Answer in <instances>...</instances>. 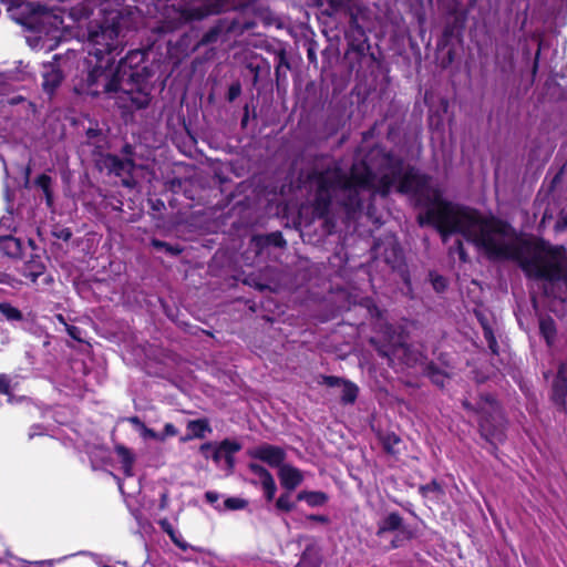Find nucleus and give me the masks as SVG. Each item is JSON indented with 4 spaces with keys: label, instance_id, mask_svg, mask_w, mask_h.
Listing matches in <instances>:
<instances>
[{
    "label": "nucleus",
    "instance_id": "29",
    "mask_svg": "<svg viewBox=\"0 0 567 567\" xmlns=\"http://www.w3.org/2000/svg\"><path fill=\"white\" fill-rule=\"evenodd\" d=\"M483 336L487 342L491 353L493 355H498L499 347L493 327H485V330H483Z\"/></svg>",
    "mask_w": 567,
    "mask_h": 567
},
{
    "label": "nucleus",
    "instance_id": "18",
    "mask_svg": "<svg viewBox=\"0 0 567 567\" xmlns=\"http://www.w3.org/2000/svg\"><path fill=\"white\" fill-rule=\"evenodd\" d=\"M63 79L62 72L53 65L44 66L43 71V90L51 94L61 84Z\"/></svg>",
    "mask_w": 567,
    "mask_h": 567
},
{
    "label": "nucleus",
    "instance_id": "43",
    "mask_svg": "<svg viewBox=\"0 0 567 567\" xmlns=\"http://www.w3.org/2000/svg\"><path fill=\"white\" fill-rule=\"evenodd\" d=\"M343 382H344V380L339 377H333V375L322 377V383L330 388L340 386V385H342Z\"/></svg>",
    "mask_w": 567,
    "mask_h": 567
},
{
    "label": "nucleus",
    "instance_id": "47",
    "mask_svg": "<svg viewBox=\"0 0 567 567\" xmlns=\"http://www.w3.org/2000/svg\"><path fill=\"white\" fill-rule=\"evenodd\" d=\"M177 434V429L172 423H166L164 426V433L161 434L162 436H175Z\"/></svg>",
    "mask_w": 567,
    "mask_h": 567
},
{
    "label": "nucleus",
    "instance_id": "58",
    "mask_svg": "<svg viewBox=\"0 0 567 567\" xmlns=\"http://www.w3.org/2000/svg\"><path fill=\"white\" fill-rule=\"evenodd\" d=\"M123 185H125L126 187H132L133 183L130 178H123Z\"/></svg>",
    "mask_w": 567,
    "mask_h": 567
},
{
    "label": "nucleus",
    "instance_id": "9",
    "mask_svg": "<svg viewBox=\"0 0 567 567\" xmlns=\"http://www.w3.org/2000/svg\"><path fill=\"white\" fill-rule=\"evenodd\" d=\"M378 352L381 357L388 359L390 365H394L396 359L408 367H413L422 360V354L413 351L410 346L405 344L401 336H398L396 340L392 341L389 346L380 347Z\"/></svg>",
    "mask_w": 567,
    "mask_h": 567
},
{
    "label": "nucleus",
    "instance_id": "63",
    "mask_svg": "<svg viewBox=\"0 0 567 567\" xmlns=\"http://www.w3.org/2000/svg\"><path fill=\"white\" fill-rule=\"evenodd\" d=\"M308 55H309V59H311V58H313L315 54L312 53V51H309Z\"/></svg>",
    "mask_w": 567,
    "mask_h": 567
},
{
    "label": "nucleus",
    "instance_id": "19",
    "mask_svg": "<svg viewBox=\"0 0 567 567\" xmlns=\"http://www.w3.org/2000/svg\"><path fill=\"white\" fill-rule=\"evenodd\" d=\"M0 250L12 258H17L21 255L22 251V243L20 239L8 235L0 237Z\"/></svg>",
    "mask_w": 567,
    "mask_h": 567
},
{
    "label": "nucleus",
    "instance_id": "24",
    "mask_svg": "<svg viewBox=\"0 0 567 567\" xmlns=\"http://www.w3.org/2000/svg\"><path fill=\"white\" fill-rule=\"evenodd\" d=\"M254 243L256 244L257 247H282L286 244V240L284 239L280 233L276 231L266 236H256L254 237Z\"/></svg>",
    "mask_w": 567,
    "mask_h": 567
},
{
    "label": "nucleus",
    "instance_id": "60",
    "mask_svg": "<svg viewBox=\"0 0 567 567\" xmlns=\"http://www.w3.org/2000/svg\"><path fill=\"white\" fill-rule=\"evenodd\" d=\"M466 16H467V11L465 9H463V16H462L463 24L465 23Z\"/></svg>",
    "mask_w": 567,
    "mask_h": 567
},
{
    "label": "nucleus",
    "instance_id": "12",
    "mask_svg": "<svg viewBox=\"0 0 567 567\" xmlns=\"http://www.w3.org/2000/svg\"><path fill=\"white\" fill-rule=\"evenodd\" d=\"M567 399V365L560 363L551 383V402L560 410H566Z\"/></svg>",
    "mask_w": 567,
    "mask_h": 567
},
{
    "label": "nucleus",
    "instance_id": "4",
    "mask_svg": "<svg viewBox=\"0 0 567 567\" xmlns=\"http://www.w3.org/2000/svg\"><path fill=\"white\" fill-rule=\"evenodd\" d=\"M146 56L143 50H131L121 59L115 71L111 66L100 65L86 73V78L75 85L78 93L99 95L115 94L121 107L141 110L148 105L150 93L141 86L140 65Z\"/></svg>",
    "mask_w": 567,
    "mask_h": 567
},
{
    "label": "nucleus",
    "instance_id": "45",
    "mask_svg": "<svg viewBox=\"0 0 567 567\" xmlns=\"http://www.w3.org/2000/svg\"><path fill=\"white\" fill-rule=\"evenodd\" d=\"M539 59H540V45L538 47V49H537V51L535 53L533 65H532V78H533V80L535 79V76H536V74L538 72Z\"/></svg>",
    "mask_w": 567,
    "mask_h": 567
},
{
    "label": "nucleus",
    "instance_id": "3",
    "mask_svg": "<svg viewBox=\"0 0 567 567\" xmlns=\"http://www.w3.org/2000/svg\"><path fill=\"white\" fill-rule=\"evenodd\" d=\"M126 0H81L69 8V16L79 22L93 17L87 27V72L100 65L112 66L123 47V29L127 27L122 4Z\"/></svg>",
    "mask_w": 567,
    "mask_h": 567
},
{
    "label": "nucleus",
    "instance_id": "10",
    "mask_svg": "<svg viewBox=\"0 0 567 567\" xmlns=\"http://www.w3.org/2000/svg\"><path fill=\"white\" fill-rule=\"evenodd\" d=\"M239 23L235 20L221 19L210 28L193 48V51L204 45L224 43L228 40V34L238 30Z\"/></svg>",
    "mask_w": 567,
    "mask_h": 567
},
{
    "label": "nucleus",
    "instance_id": "56",
    "mask_svg": "<svg viewBox=\"0 0 567 567\" xmlns=\"http://www.w3.org/2000/svg\"><path fill=\"white\" fill-rule=\"evenodd\" d=\"M44 196H45V200H47V204L48 206H51L52 203H53V197H52V192L51 189L50 190H47V192H43Z\"/></svg>",
    "mask_w": 567,
    "mask_h": 567
},
{
    "label": "nucleus",
    "instance_id": "36",
    "mask_svg": "<svg viewBox=\"0 0 567 567\" xmlns=\"http://www.w3.org/2000/svg\"><path fill=\"white\" fill-rule=\"evenodd\" d=\"M554 230L557 234L564 233L567 230V210L561 209L558 214V218L555 223Z\"/></svg>",
    "mask_w": 567,
    "mask_h": 567
},
{
    "label": "nucleus",
    "instance_id": "37",
    "mask_svg": "<svg viewBox=\"0 0 567 567\" xmlns=\"http://www.w3.org/2000/svg\"><path fill=\"white\" fill-rule=\"evenodd\" d=\"M262 489H264V494L267 498L268 502L272 501L274 497H275V494H276V491H277V486H276V483H275V480L271 478L267 482H264L262 484H260Z\"/></svg>",
    "mask_w": 567,
    "mask_h": 567
},
{
    "label": "nucleus",
    "instance_id": "27",
    "mask_svg": "<svg viewBox=\"0 0 567 567\" xmlns=\"http://www.w3.org/2000/svg\"><path fill=\"white\" fill-rule=\"evenodd\" d=\"M0 313L9 321H21L23 318L21 311L9 302L0 303Z\"/></svg>",
    "mask_w": 567,
    "mask_h": 567
},
{
    "label": "nucleus",
    "instance_id": "53",
    "mask_svg": "<svg viewBox=\"0 0 567 567\" xmlns=\"http://www.w3.org/2000/svg\"><path fill=\"white\" fill-rule=\"evenodd\" d=\"M308 519L319 522L322 524L328 523V517H326L323 515H310V516H308Z\"/></svg>",
    "mask_w": 567,
    "mask_h": 567
},
{
    "label": "nucleus",
    "instance_id": "15",
    "mask_svg": "<svg viewBox=\"0 0 567 567\" xmlns=\"http://www.w3.org/2000/svg\"><path fill=\"white\" fill-rule=\"evenodd\" d=\"M278 477L281 486L288 492L296 489L303 481L302 472L290 464H284L279 467Z\"/></svg>",
    "mask_w": 567,
    "mask_h": 567
},
{
    "label": "nucleus",
    "instance_id": "7",
    "mask_svg": "<svg viewBox=\"0 0 567 567\" xmlns=\"http://www.w3.org/2000/svg\"><path fill=\"white\" fill-rule=\"evenodd\" d=\"M386 534L394 535L386 549L399 548L414 536L413 530L398 512H390L378 520L375 535L383 539Z\"/></svg>",
    "mask_w": 567,
    "mask_h": 567
},
{
    "label": "nucleus",
    "instance_id": "11",
    "mask_svg": "<svg viewBox=\"0 0 567 567\" xmlns=\"http://www.w3.org/2000/svg\"><path fill=\"white\" fill-rule=\"evenodd\" d=\"M252 458L267 463L271 467H280L286 460V452L282 447L264 443L249 451Z\"/></svg>",
    "mask_w": 567,
    "mask_h": 567
},
{
    "label": "nucleus",
    "instance_id": "39",
    "mask_svg": "<svg viewBox=\"0 0 567 567\" xmlns=\"http://www.w3.org/2000/svg\"><path fill=\"white\" fill-rule=\"evenodd\" d=\"M205 499L212 504L216 509L223 511V504L219 503V494L213 491L205 493Z\"/></svg>",
    "mask_w": 567,
    "mask_h": 567
},
{
    "label": "nucleus",
    "instance_id": "25",
    "mask_svg": "<svg viewBox=\"0 0 567 567\" xmlns=\"http://www.w3.org/2000/svg\"><path fill=\"white\" fill-rule=\"evenodd\" d=\"M341 401L343 404H352L357 400L359 388L350 381L344 380L342 383Z\"/></svg>",
    "mask_w": 567,
    "mask_h": 567
},
{
    "label": "nucleus",
    "instance_id": "64",
    "mask_svg": "<svg viewBox=\"0 0 567 567\" xmlns=\"http://www.w3.org/2000/svg\"><path fill=\"white\" fill-rule=\"evenodd\" d=\"M246 121H247V116H245V117L243 118V125H245Z\"/></svg>",
    "mask_w": 567,
    "mask_h": 567
},
{
    "label": "nucleus",
    "instance_id": "28",
    "mask_svg": "<svg viewBox=\"0 0 567 567\" xmlns=\"http://www.w3.org/2000/svg\"><path fill=\"white\" fill-rule=\"evenodd\" d=\"M45 266L41 261H31L25 266L24 276L30 278L33 282L44 272Z\"/></svg>",
    "mask_w": 567,
    "mask_h": 567
},
{
    "label": "nucleus",
    "instance_id": "52",
    "mask_svg": "<svg viewBox=\"0 0 567 567\" xmlns=\"http://www.w3.org/2000/svg\"><path fill=\"white\" fill-rule=\"evenodd\" d=\"M152 246L157 249V250H165L166 246H167V243L165 241H162V240H158V239H153L152 240Z\"/></svg>",
    "mask_w": 567,
    "mask_h": 567
},
{
    "label": "nucleus",
    "instance_id": "23",
    "mask_svg": "<svg viewBox=\"0 0 567 567\" xmlns=\"http://www.w3.org/2000/svg\"><path fill=\"white\" fill-rule=\"evenodd\" d=\"M297 498L306 502L311 507L321 506L328 501V496L323 492L302 491L297 495Z\"/></svg>",
    "mask_w": 567,
    "mask_h": 567
},
{
    "label": "nucleus",
    "instance_id": "61",
    "mask_svg": "<svg viewBox=\"0 0 567 567\" xmlns=\"http://www.w3.org/2000/svg\"><path fill=\"white\" fill-rule=\"evenodd\" d=\"M118 488L122 493H124L123 483L118 482Z\"/></svg>",
    "mask_w": 567,
    "mask_h": 567
},
{
    "label": "nucleus",
    "instance_id": "55",
    "mask_svg": "<svg viewBox=\"0 0 567 567\" xmlns=\"http://www.w3.org/2000/svg\"><path fill=\"white\" fill-rule=\"evenodd\" d=\"M71 231L69 229H63L61 230L60 235H59V238H62L64 240H69L70 237H71Z\"/></svg>",
    "mask_w": 567,
    "mask_h": 567
},
{
    "label": "nucleus",
    "instance_id": "8",
    "mask_svg": "<svg viewBox=\"0 0 567 567\" xmlns=\"http://www.w3.org/2000/svg\"><path fill=\"white\" fill-rule=\"evenodd\" d=\"M241 450L240 443L231 440H224L219 444L204 443L200 446V453L205 457L212 456L213 461L219 465L221 462L225 463L228 470H233L235 465L234 454Z\"/></svg>",
    "mask_w": 567,
    "mask_h": 567
},
{
    "label": "nucleus",
    "instance_id": "16",
    "mask_svg": "<svg viewBox=\"0 0 567 567\" xmlns=\"http://www.w3.org/2000/svg\"><path fill=\"white\" fill-rule=\"evenodd\" d=\"M105 166L111 173L117 176L131 175L134 169V163L130 158H121L117 155H109L104 159Z\"/></svg>",
    "mask_w": 567,
    "mask_h": 567
},
{
    "label": "nucleus",
    "instance_id": "22",
    "mask_svg": "<svg viewBox=\"0 0 567 567\" xmlns=\"http://www.w3.org/2000/svg\"><path fill=\"white\" fill-rule=\"evenodd\" d=\"M539 333L546 341L547 346H551L554 343L557 329L555 320L551 317L542 318L539 320Z\"/></svg>",
    "mask_w": 567,
    "mask_h": 567
},
{
    "label": "nucleus",
    "instance_id": "49",
    "mask_svg": "<svg viewBox=\"0 0 567 567\" xmlns=\"http://www.w3.org/2000/svg\"><path fill=\"white\" fill-rule=\"evenodd\" d=\"M144 436L148 437V439H153V440H159V441L164 440V436H162L161 434L156 433L152 429H144Z\"/></svg>",
    "mask_w": 567,
    "mask_h": 567
},
{
    "label": "nucleus",
    "instance_id": "40",
    "mask_svg": "<svg viewBox=\"0 0 567 567\" xmlns=\"http://www.w3.org/2000/svg\"><path fill=\"white\" fill-rule=\"evenodd\" d=\"M51 183H52V179L47 174H41L35 179L37 186H39L43 192H47V190L51 189Z\"/></svg>",
    "mask_w": 567,
    "mask_h": 567
},
{
    "label": "nucleus",
    "instance_id": "54",
    "mask_svg": "<svg viewBox=\"0 0 567 567\" xmlns=\"http://www.w3.org/2000/svg\"><path fill=\"white\" fill-rule=\"evenodd\" d=\"M437 488H439V486H437L435 483H433V484H431V485L423 486V487H422V491H423L424 493H427V492H434V491H437Z\"/></svg>",
    "mask_w": 567,
    "mask_h": 567
},
{
    "label": "nucleus",
    "instance_id": "62",
    "mask_svg": "<svg viewBox=\"0 0 567 567\" xmlns=\"http://www.w3.org/2000/svg\"><path fill=\"white\" fill-rule=\"evenodd\" d=\"M462 258H463V262H465L466 261V252L464 250H463Z\"/></svg>",
    "mask_w": 567,
    "mask_h": 567
},
{
    "label": "nucleus",
    "instance_id": "20",
    "mask_svg": "<svg viewBox=\"0 0 567 567\" xmlns=\"http://www.w3.org/2000/svg\"><path fill=\"white\" fill-rule=\"evenodd\" d=\"M115 452L120 460L121 467L123 470L124 475L127 478L133 477L134 476L133 464H134L135 458H134V455L132 454V452L123 445H117L115 447Z\"/></svg>",
    "mask_w": 567,
    "mask_h": 567
},
{
    "label": "nucleus",
    "instance_id": "48",
    "mask_svg": "<svg viewBox=\"0 0 567 567\" xmlns=\"http://www.w3.org/2000/svg\"><path fill=\"white\" fill-rule=\"evenodd\" d=\"M553 217H554V216H553V212H551L550 209L546 208V209L544 210V213H543V217H542V219H540V221H539V228L545 227V224H546L547 221H549L550 219H553Z\"/></svg>",
    "mask_w": 567,
    "mask_h": 567
},
{
    "label": "nucleus",
    "instance_id": "38",
    "mask_svg": "<svg viewBox=\"0 0 567 567\" xmlns=\"http://www.w3.org/2000/svg\"><path fill=\"white\" fill-rule=\"evenodd\" d=\"M432 286L435 291L442 292L446 288V279L443 276L431 274Z\"/></svg>",
    "mask_w": 567,
    "mask_h": 567
},
{
    "label": "nucleus",
    "instance_id": "35",
    "mask_svg": "<svg viewBox=\"0 0 567 567\" xmlns=\"http://www.w3.org/2000/svg\"><path fill=\"white\" fill-rule=\"evenodd\" d=\"M295 504L290 498L289 493L281 494L279 498L276 502V507L280 511H291L293 508Z\"/></svg>",
    "mask_w": 567,
    "mask_h": 567
},
{
    "label": "nucleus",
    "instance_id": "5",
    "mask_svg": "<svg viewBox=\"0 0 567 567\" xmlns=\"http://www.w3.org/2000/svg\"><path fill=\"white\" fill-rule=\"evenodd\" d=\"M231 7L230 0H198L187 2L186 0H158L156 8L162 10L159 33L173 32L182 25L200 21L210 14H217Z\"/></svg>",
    "mask_w": 567,
    "mask_h": 567
},
{
    "label": "nucleus",
    "instance_id": "6",
    "mask_svg": "<svg viewBox=\"0 0 567 567\" xmlns=\"http://www.w3.org/2000/svg\"><path fill=\"white\" fill-rule=\"evenodd\" d=\"M463 408L475 413L481 436L493 447L506 439V417L495 394L481 392L474 402L463 400Z\"/></svg>",
    "mask_w": 567,
    "mask_h": 567
},
{
    "label": "nucleus",
    "instance_id": "31",
    "mask_svg": "<svg viewBox=\"0 0 567 567\" xmlns=\"http://www.w3.org/2000/svg\"><path fill=\"white\" fill-rule=\"evenodd\" d=\"M55 318L61 324L64 326L65 331L72 339L76 341H82V330L79 327L69 324L62 315H58Z\"/></svg>",
    "mask_w": 567,
    "mask_h": 567
},
{
    "label": "nucleus",
    "instance_id": "42",
    "mask_svg": "<svg viewBox=\"0 0 567 567\" xmlns=\"http://www.w3.org/2000/svg\"><path fill=\"white\" fill-rule=\"evenodd\" d=\"M11 379L7 374H0V394L10 395Z\"/></svg>",
    "mask_w": 567,
    "mask_h": 567
},
{
    "label": "nucleus",
    "instance_id": "17",
    "mask_svg": "<svg viewBox=\"0 0 567 567\" xmlns=\"http://www.w3.org/2000/svg\"><path fill=\"white\" fill-rule=\"evenodd\" d=\"M207 433H212V427L207 419L190 420L187 422V434L182 441L186 442L194 439H204Z\"/></svg>",
    "mask_w": 567,
    "mask_h": 567
},
{
    "label": "nucleus",
    "instance_id": "46",
    "mask_svg": "<svg viewBox=\"0 0 567 567\" xmlns=\"http://www.w3.org/2000/svg\"><path fill=\"white\" fill-rule=\"evenodd\" d=\"M564 174V167H561L550 181L549 190H554L556 186L561 182Z\"/></svg>",
    "mask_w": 567,
    "mask_h": 567
},
{
    "label": "nucleus",
    "instance_id": "33",
    "mask_svg": "<svg viewBox=\"0 0 567 567\" xmlns=\"http://www.w3.org/2000/svg\"><path fill=\"white\" fill-rule=\"evenodd\" d=\"M247 506V502L239 497H228L223 502V511H237Z\"/></svg>",
    "mask_w": 567,
    "mask_h": 567
},
{
    "label": "nucleus",
    "instance_id": "44",
    "mask_svg": "<svg viewBox=\"0 0 567 567\" xmlns=\"http://www.w3.org/2000/svg\"><path fill=\"white\" fill-rule=\"evenodd\" d=\"M476 318L481 324L482 330H485V327H493L491 319L485 316L481 311H475Z\"/></svg>",
    "mask_w": 567,
    "mask_h": 567
},
{
    "label": "nucleus",
    "instance_id": "2",
    "mask_svg": "<svg viewBox=\"0 0 567 567\" xmlns=\"http://www.w3.org/2000/svg\"><path fill=\"white\" fill-rule=\"evenodd\" d=\"M463 238L470 239L491 261L513 260L527 277L567 284V248L542 237L524 238L505 219L472 216L463 205Z\"/></svg>",
    "mask_w": 567,
    "mask_h": 567
},
{
    "label": "nucleus",
    "instance_id": "30",
    "mask_svg": "<svg viewBox=\"0 0 567 567\" xmlns=\"http://www.w3.org/2000/svg\"><path fill=\"white\" fill-rule=\"evenodd\" d=\"M248 467L251 473H254L256 476H258L260 484L274 478L271 473L266 467H264L262 465H260L258 463H250L248 465Z\"/></svg>",
    "mask_w": 567,
    "mask_h": 567
},
{
    "label": "nucleus",
    "instance_id": "14",
    "mask_svg": "<svg viewBox=\"0 0 567 567\" xmlns=\"http://www.w3.org/2000/svg\"><path fill=\"white\" fill-rule=\"evenodd\" d=\"M158 525L164 533L168 535L173 544L178 547L183 551H194V553H204V548L193 546L188 544L182 536V534L172 525V523L167 518H162L158 520Z\"/></svg>",
    "mask_w": 567,
    "mask_h": 567
},
{
    "label": "nucleus",
    "instance_id": "21",
    "mask_svg": "<svg viewBox=\"0 0 567 567\" xmlns=\"http://www.w3.org/2000/svg\"><path fill=\"white\" fill-rule=\"evenodd\" d=\"M351 2L352 0H318L320 7L327 6L322 12L329 17L338 12L349 11L351 9Z\"/></svg>",
    "mask_w": 567,
    "mask_h": 567
},
{
    "label": "nucleus",
    "instance_id": "41",
    "mask_svg": "<svg viewBox=\"0 0 567 567\" xmlns=\"http://www.w3.org/2000/svg\"><path fill=\"white\" fill-rule=\"evenodd\" d=\"M102 136V131L97 127H89L86 130L87 141L92 144L97 145L100 142V137Z\"/></svg>",
    "mask_w": 567,
    "mask_h": 567
},
{
    "label": "nucleus",
    "instance_id": "1",
    "mask_svg": "<svg viewBox=\"0 0 567 567\" xmlns=\"http://www.w3.org/2000/svg\"><path fill=\"white\" fill-rule=\"evenodd\" d=\"M313 217L323 219L330 231L338 219L343 223L365 215L373 224H382V214L375 202L392 190L409 195L423 209L421 225H432L446 243L455 235L453 252L461 258V207L447 202L432 179L394 154L380 146L372 147L364 157L357 155L349 173L332 162L323 171L309 176Z\"/></svg>",
    "mask_w": 567,
    "mask_h": 567
},
{
    "label": "nucleus",
    "instance_id": "32",
    "mask_svg": "<svg viewBox=\"0 0 567 567\" xmlns=\"http://www.w3.org/2000/svg\"><path fill=\"white\" fill-rule=\"evenodd\" d=\"M381 441L388 453H394V447L400 443V437L394 433H386L382 435Z\"/></svg>",
    "mask_w": 567,
    "mask_h": 567
},
{
    "label": "nucleus",
    "instance_id": "34",
    "mask_svg": "<svg viewBox=\"0 0 567 567\" xmlns=\"http://www.w3.org/2000/svg\"><path fill=\"white\" fill-rule=\"evenodd\" d=\"M24 101V97L20 94H2L0 93V107L6 105H17Z\"/></svg>",
    "mask_w": 567,
    "mask_h": 567
},
{
    "label": "nucleus",
    "instance_id": "51",
    "mask_svg": "<svg viewBox=\"0 0 567 567\" xmlns=\"http://www.w3.org/2000/svg\"><path fill=\"white\" fill-rule=\"evenodd\" d=\"M168 501H169L168 493L163 492L161 494V498H159V505H158L159 509H166L168 506Z\"/></svg>",
    "mask_w": 567,
    "mask_h": 567
},
{
    "label": "nucleus",
    "instance_id": "59",
    "mask_svg": "<svg viewBox=\"0 0 567 567\" xmlns=\"http://www.w3.org/2000/svg\"><path fill=\"white\" fill-rule=\"evenodd\" d=\"M39 426H33L31 430V432L29 433V437L32 439L34 435H37L38 433L35 432V429H38Z\"/></svg>",
    "mask_w": 567,
    "mask_h": 567
},
{
    "label": "nucleus",
    "instance_id": "13",
    "mask_svg": "<svg viewBox=\"0 0 567 567\" xmlns=\"http://www.w3.org/2000/svg\"><path fill=\"white\" fill-rule=\"evenodd\" d=\"M373 250L375 255L382 256L384 261L391 267H395L396 264L401 260L402 251L398 239L394 235H389L385 237V243H381L377 240Z\"/></svg>",
    "mask_w": 567,
    "mask_h": 567
},
{
    "label": "nucleus",
    "instance_id": "57",
    "mask_svg": "<svg viewBox=\"0 0 567 567\" xmlns=\"http://www.w3.org/2000/svg\"><path fill=\"white\" fill-rule=\"evenodd\" d=\"M254 27H255V23H252V22H245L241 25V31L252 29Z\"/></svg>",
    "mask_w": 567,
    "mask_h": 567
},
{
    "label": "nucleus",
    "instance_id": "26",
    "mask_svg": "<svg viewBox=\"0 0 567 567\" xmlns=\"http://www.w3.org/2000/svg\"><path fill=\"white\" fill-rule=\"evenodd\" d=\"M321 564V559L319 554L312 549L307 548L298 563V567H319Z\"/></svg>",
    "mask_w": 567,
    "mask_h": 567
},
{
    "label": "nucleus",
    "instance_id": "50",
    "mask_svg": "<svg viewBox=\"0 0 567 567\" xmlns=\"http://www.w3.org/2000/svg\"><path fill=\"white\" fill-rule=\"evenodd\" d=\"M165 251L172 256H177L182 252V248L178 245L173 246L167 244Z\"/></svg>",
    "mask_w": 567,
    "mask_h": 567
}]
</instances>
